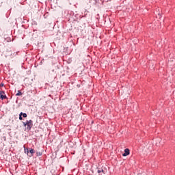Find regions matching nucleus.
<instances>
[{"instance_id": "nucleus-1", "label": "nucleus", "mask_w": 175, "mask_h": 175, "mask_svg": "<svg viewBox=\"0 0 175 175\" xmlns=\"http://www.w3.org/2000/svg\"><path fill=\"white\" fill-rule=\"evenodd\" d=\"M23 125L25 126H27V129L28 131H31V129L32 128V120H27L26 122H23Z\"/></svg>"}, {"instance_id": "nucleus-2", "label": "nucleus", "mask_w": 175, "mask_h": 175, "mask_svg": "<svg viewBox=\"0 0 175 175\" xmlns=\"http://www.w3.org/2000/svg\"><path fill=\"white\" fill-rule=\"evenodd\" d=\"M25 152H27V154H29V152H30V154H28L29 157H32L33 155V154H35V150L33 149H30L29 150L28 148H27V149L25 148Z\"/></svg>"}, {"instance_id": "nucleus-3", "label": "nucleus", "mask_w": 175, "mask_h": 175, "mask_svg": "<svg viewBox=\"0 0 175 175\" xmlns=\"http://www.w3.org/2000/svg\"><path fill=\"white\" fill-rule=\"evenodd\" d=\"M0 98L1 99H6V95H5V92L3 91H0Z\"/></svg>"}, {"instance_id": "nucleus-4", "label": "nucleus", "mask_w": 175, "mask_h": 175, "mask_svg": "<svg viewBox=\"0 0 175 175\" xmlns=\"http://www.w3.org/2000/svg\"><path fill=\"white\" fill-rule=\"evenodd\" d=\"M128 155H129V149L126 148L124 150V153H123L122 156L123 157H128Z\"/></svg>"}, {"instance_id": "nucleus-5", "label": "nucleus", "mask_w": 175, "mask_h": 175, "mask_svg": "<svg viewBox=\"0 0 175 175\" xmlns=\"http://www.w3.org/2000/svg\"><path fill=\"white\" fill-rule=\"evenodd\" d=\"M21 95H23V93L21 92V91L18 90V93L16 94V96H20Z\"/></svg>"}, {"instance_id": "nucleus-6", "label": "nucleus", "mask_w": 175, "mask_h": 175, "mask_svg": "<svg viewBox=\"0 0 175 175\" xmlns=\"http://www.w3.org/2000/svg\"><path fill=\"white\" fill-rule=\"evenodd\" d=\"M23 116V112H21V113H20V115H19V120H20L21 121H22V120H23V116Z\"/></svg>"}, {"instance_id": "nucleus-7", "label": "nucleus", "mask_w": 175, "mask_h": 175, "mask_svg": "<svg viewBox=\"0 0 175 175\" xmlns=\"http://www.w3.org/2000/svg\"><path fill=\"white\" fill-rule=\"evenodd\" d=\"M22 116L24 118H27V113H23Z\"/></svg>"}, {"instance_id": "nucleus-8", "label": "nucleus", "mask_w": 175, "mask_h": 175, "mask_svg": "<svg viewBox=\"0 0 175 175\" xmlns=\"http://www.w3.org/2000/svg\"><path fill=\"white\" fill-rule=\"evenodd\" d=\"M37 155L39 156V157H40V155H42V153H40V152H37Z\"/></svg>"}, {"instance_id": "nucleus-9", "label": "nucleus", "mask_w": 175, "mask_h": 175, "mask_svg": "<svg viewBox=\"0 0 175 175\" xmlns=\"http://www.w3.org/2000/svg\"><path fill=\"white\" fill-rule=\"evenodd\" d=\"M102 172H104L103 170H102ZM102 172L100 170H98V173H101Z\"/></svg>"}, {"instance_id": "nucleus-10", "label": "nucleus", "mask_w": 175, "mask_h": 175, "mask_svg": "<svg viewBox=\"0 0 175 175\" xmlns=\"http://www.w3.org/2000/svg\"><path fill=\"white\" fill-rule=\"evenodd\" d=\"M4 84L3 83H1L0 84V87H3Z\"/></svg>"}, {"instance_id": "nucleus-11", "label": "nucleus", "mask_w": 175, "mask_h": 175, "mask_svg": "<svg viewBox=\"0 0 175 175\" xmlns=\"http://www.w3.org/2000/svg\"><path fill=\"white\" fill-rule=\"evenodd\" d=\"M96 2H99V0H96Z\"/></svg>"}, {"instance_id": "nucleus-12", "label": "nucleus", "mask_w": 175, "mask_h": 175, "mask_svg": "<svg viewBox=\"0 0 175 175\" xmlns=\"http://www.w3.org/2000/svg\"><path fill=\"white\" fill-rule=\"evenodd\" d=\"M158 14H159H159H161V12H159Z\"/></svg>"}]
</instances>
